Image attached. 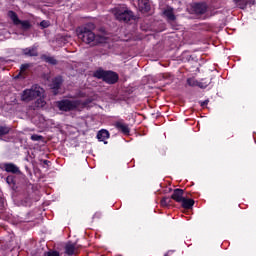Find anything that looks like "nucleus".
<instances>
[{
	"label": "nucleus",
	"instance_id": "1",
	"mask_svg": "<svg viewBox=\"0 0 256 256\" xmlns=\"http://www.w3.org/2000/svg\"><path fill=\"white\" fill-rule=\"evenodd\" d=\"M93 77H95V79H102L104 83L108 85H115V83L119 81V74L111 70H103V68L94 71Z\"/></svg>",
	"mask_w": 256,
	"mask_h": 256
},
{
	"label": "nucleus",
	"instance_id": "2",
	"mask_svg": "<svg viewBox=\"0 0 256 256\" xmlns=\"http://www.w3.org/2000/svg\"><path fill=\"white\" fill-rule=\"evenodd\" d=\"M95 29V24L90 23L87 26H84L82 28H79L77 30L78 38L83 41V43H86L87 45H90V43H94L95 41V32L93 31Z\"/></svg>",
	"mask_w": 256,
	"mask_h": 256
},
{
	"label": "nucleus",
	"instance_id": "3",
	"mask_svg": "<svg viewBox=\"0 0 256 256\" xmlns=\"http://www.w3.org/2000/svg\"><path fill=\"white\" fill-rule=\"evenodd\" d=\"M42 93H45V90L41 88L39 85H34L31 89H25L21 94V101L29 103V101H33V99H37V97H41Z\"/></svg>",
	"mask_w": 256,
	"mask_h": 256
},
{
	"label": "nucleus",
	"instance_id": "4",
	"mask_svg": "<svg viewBox=\"0 0 256 256\" xmlns=\"http://www.w3.org/2000/svg\"><path fill=\"white\" fill-rule=\"evenodd\" d=\"M113 15L116 17L117 21H123L124 23H129V21L135 20V15L133 11L124 8H114L112 10Z\"/></svg>",
	"mask_w": 256,
	"mask_h": 256
},
{
	"label": "nucleus",
	"instance_id": "5",
	"mask_svg": "<svg viewBox=\"0 0 256 256\" xmlns=\"http://www.w3.org/2000/svg\"><path fill=\"white\" fill-rule=\"evenodd\" d=\"M57 107L59 111H65V113H67L69 111H75L79 109V107H81V101L64 99L57 102Z\"/></svg>",
	"mask_w": 256,
	"mask_h": 256
},
{
	"label": "nucleus",
	"instance_id": "6",
	"mask_svg": "<svg viewBox=\"0 0 256 256\" xmlns=\"http://www.w3.org/2000/svg\"><path fill=\"white\" fill-rule=\"evenodd\" d=\"M192 12L195 15H205L207 13V3L204 2H195L191 4Z\"/></svg>",
	"mask_w": 256,
	"mask_h": 256
},
{
	"label": "nucleus",
	"instance_id": "7",
	"mask_svg": "<svg viewBox=\"0 0 256 256\" xmlns=\"http://www.w3.org/2000/svg\"><path fill=\"white\" fill-rule=\"evenodd\" d=\"M61 85H63V77L62 76H56L52 83L50 84V89L53 90L54 95H59V90L61 89Z\"/></svg>",
	"mask_w": 256,
	"mask_h": 256
},
{
	"label": "nucleus",
	"instance_id": "8",
	"mask_svg": "<svg viewBox=\"0 0 256 256\" xmlns=\"http://www.w3.org/2000/svg\"><path fill=\"white\" fill-rule=\"evenodd\" d=\"M185 191L183 189H174L173 193L170 197L172 201H176V203H181L183 199L185 198L184 195Z\"/></svg>",
	"mask_w": 256,
	"mask_h": 256
},
{
	"label": "nucleus",
	"instance_id": "9",
	"mask_svg": "<svg viewBox=\"0 0 256 256\" xmlns=\"http://www.w3.org/2000/svg\"><path fill=\"white\" fill-rule=\"evenodd\" d=\"M4 171H6V173H12L13 175H21V170L13 163H5Z\"/></svg>",
	"mask_w": 256,
	"mask_h": 256
},
{
	"label": "nucleus",
	"instance_id": "10",
	"mask_svg": "<svg viewBox=\"0 0 256 256\" xmlns=\"http://www.w3.org/2000/svg\"><path fill=\"white\" fill-rule=\"evenodd\" d=\"M138 7L142 13H149V11H151L149 0H139Z\"/></svg>",
	"mask_w": 256,
	"mask_h": 256
},
{
	"label": "nucleus",
	"instance_id": "11",
	"mask_svg": "<svg viewBox=\"0 0 256 256\" xmlns=\"http://www.w3.org/2000/svg\"><path fill=\"white\" fill-rule=\"evenodd\" d=\"M65 254L69 256H73L77 253V245L73 244V242H68L65 247Z\"/></svg>",
	"mask_w": 256,
	"mask_h": 256
},
{
	"label": "nucleus",
	"instance_id": "12",
	"mask_svg": "<svg viewBox=\"0 0 256 256\" xmlns=\"http://www.w3.org/2000/svg\"><path fill=\"white\" fill-rule=\"evenodd\" d=\"M187 83L190 87H200V89H205L207 88V85L209 82L207 83H200L199 81L193 79V78H188L187 79Z\"/></svg>",
	"mask_w": 256,
	"mask_h": 256
},
{
	"label": "nucleus",
	"instance_id": "13",
	"mask_svg": "<svg viewBox=\"0 0 256 256\" xmlns=\"http://www.w3.org/2000/svg\"><path fill=\"white\" fill-rule=\"evenodd\" d=\"M239 9H247V5H255V0H234Z\"/></svg>",
	"mask_w": 256,
	"mask_h": 256
},
{
	"label": "nucleus",
	"instance_id": "14",
	"mask_svg": "<svg viewBox=\"0 0 256 256\" xmlns=\"http://www.w3.org/2000/svg\"><path fill=\"white\" fill-rule=\"evenodd\" d=\"M115 127H116V129H118V131H121V133H123L124 135H129V133L131 131L129 129V125L124 124L122 122H116Z\"/></svg>",
	"mask_w": 256,
	"mask_h": 256
},
{
	"label": "nucleus",
	"instance_id": "15",
	"mask_svg": "<svg viewBox=\"0 0 256 256\" xmlns=\"http://www.w3.org/2000/svg\"><path fill=\"white\" fill-rule=\"evenodd\" d=\"M23 55L26 57H39V52H37V48H25L23 49Z\"/></svg>",
	"mask_w": 256,
	"mask_h": 256
},
{
	"label": "nucleus",
	"instance_id": "16",
	"mask_svg": "<svg viewBox=\"0 0 256 256\" xmlns=\"http://www.w3.org/2000/svg\"><path fill=\"white\" fill-rule=\"evenodd\" d=\"M109 131L102 129L100 131H98L97 133V139L98 141H103L105 145H107V141H105V139H109Z\"/></svg>",
	"mask_w": 256,
	"mask_h": 256
},
{
	"label": "nucleus",
	"instance_id": "17",
	"mask_svg": "<svg viewBox=\"0 0 256 256\" xmlns=\"http://www.w3.org/2000/svg\"><path fill=\"white\" fill-rule=\"evenodd\" d=\"M45 105H47V102L45 101V99L39 98L34 102L31 108L33 109V111H37V109H43Z\"/></svg>",
	"mask_w": 256,
	"mask_h": 256
},
{
	"label": "nucleus",
	"instance_id": "18",
	"mask_svg": "<svg viewBox=\"0 0 256 256\" xmlns=\"http://www.w3.org/2000/svg\"><path fill=\"white\" fill-rule=\"evenodd\" d=\"M180 203H182L183 209H192L193 205H195V200L184 197Z\"/></svg>",
	"mask_w": 256,
	"mask_h": 256
},
{
	"label": "nucleus",
	"instance_id": "19",
	"mask_svg": "<svg viewBox=\"0 0 256 256\" xmlns=\"http://www.w3.org/2000/svg\"><path fill=\"white\" fill-rule=\"evenodd\" d=\"M163 15L168 19V21H175L177 19L175 13H173V8L164 10Z\"/></svg>",
	"mask_w": 256,
	"mask_h": 256
},
{
	"label": "nucleus",
	"instance_id": "20",
	"mask_svg": "<svg viewBox=\"0 0 256 256\" xmlns=\"http://www.w3.org/2000/svg\"><path fill=\"white\" fill-rule=\"evenodd\" d=\"M8 17L11 19L14 25H19V23H21L19 16L13 10L8 11Z\"/></svg>",
	"mask_w": 256,
	"mask_h": 256
},
{
	"label": "nucleus",
	"instance_id": "21",
	"mask_svg": "<svg viewBox=\"0 0 256 256\" xmlns=\"http://www.w3.org/2000/svg\"><path fill=\"white\" fill-rule=\"evenodd\" d=\"M19 25L22 31H29V29L33 27V25H31V22L29 20H20Z\"/></svg>",
	"mask_w": 256,
	"mask_h": 256
},
{
	"label": "nucleus",
	"instance_id": "22",
	"mask_svg": "<svg viewBox=\"0 0 256 256\" xmlns=\"http://www.w3.org/2000/svg\"><path fill=\"white\" fill-rule=\"evenodd\" d=\"M107 43V37L101 35H95V39L92 45H101Z\"/></svg>",
	"mask_w": 256,
	"mask_h": 256
},
{
	"label": "nucleus",
	"instance_id": "23",
	"mask_svg": "<svg viewBox=\"0 0 256 256\" xmlns=\"http://www.w3.org/2000/svg\"><path fill=\"white\" fill-rule=\"evenodd\" d=\"M6 183H8L10 187H12L13 191H17L15 176L9 175L8 177H6Z\"/></svg>",
	"mask_w": 256,
	"mask_h": 256
},
{
	"label": "nucleus",
	"instance_id": "24",
	"mask_svg": "<svg viewBox=\"0 0 256 256\" xmlns=\"http://www.w3.org/2000/svg\"><path fill=\"white\" fill-rule=\"evenodd\" d=\"M42 59H44V61L46 63H49L50 65H57V59H55L54 57L44 55L42 56Z\"/></svg>",
	"mask_w": 256,
	"mask_h": 256
},
{
	"label": "nucleus",
	"instance_id": "25",
	"mask_svg": "<svg viewBox=\"0 0 256 256\" xmlns=\"http://www.w3.org/2000/svg\"><path fill=\"white\" fill-rule=\"evenodd\" d=\"M11 131V128L7 127V126H0V139L4 136V135H9V132Z\"/></svg>",
	"mask_w": 256,
	"mask_h": 256
},
{
	"label": "nucleus",
	"instance_id": "26",
	"mask_svg": "<svg viewBox=\"0 0 256 256\" xmlns=\"http://www.w3.org/2000/svg\"><path fill=\"white\" fill-rule=\"evenodd\" d=\"M171 197L169 198V197H164V198H162V200H161V205L163 206V207H167L168 205H171Z\"/></svg>",
	"mask_w": 256,
	"mask_h": 256
},
{
	"label": "nucleus",
	"instance_id": "27",
	"mask_svg": "<svg viewBox=\"0 0 256 256\" xmlns=\"http://www.w3.org/2000/svg\"><path fill=\"white\" fill-rule=\"evenodd\" d=\"M45 256H61V254H59V251L57 250H49L48 252L44 253Z\"/></svg>",
	"mask_w": 256,
	"mask_h": 256
},
{
	"label": "nucleus",
	"instance_id": "28",
	"mask_svg": "<svg viewBox=\"0 0 256 256\" xmlns=\"http://www.w3.org/2000/svg\"><path fill=\"white\" fill-rule=\"evenodd\" d=\"M31 140H32V141H43V136L37 135V134H33V135L31 136Z\"/></svg>",
	"mask_w": 256,
	"mask_h": 256
},
{
	"label": "nucleus",
	"instance_id": "29",
	"mask_svg": "<svg viewBox=\"0 0 256 256\" xmlns=\"http://www.w3.org/2000/svg\"><path fill=\"white\" fill-rule=\"evenodd\" d=\"M30 67H31L30 64H22V65L20 66V71H21V73H25V71L28 70Z\"/></svg>",
	"mask_w": 256,
	"mask_h": 256
},
{
	"label": "nucleus",
	"instance_id": "30",
	"mask_svg": "<svg viewBox=\"0 0 256 256\" xmlns=\"http://www.w3.org/2000/svg\"><path fill=\"white\" fill-rule=\"evenodd\" d=\"M40 27H42L43 29H47V27H49V21H47V20L41 21Z\"/></svg>",
	"mask_w": 256,
	"mask_h": 256
},
{
	"label": "nucleus",
	"instance_id": "31",
	"mask_svg": "<svg viewBox=\"0 0 256 256\" xmlns=\"http://www.w3.org/2000/svg\"><path fill=\"white\" fill-rule=\"evenodd\" d=\"M92 101H93L92 99H87L83 103H81V105H83V107H87L89 103H91Z\"/></svg>",
	"mask_w": 256,
	"mask_h": 256
},
{
	"label": "nucleus",
	"instance_id": "32",
	"mask_svg": "<svg viewBox=\"0 0 256 256\" xmlns=\"http://www.w3.org/2000/svg\"><path fill=\"white\" fill-rule=\"evenodd\" d=\"M199 83H208L207 87H209V85H211V79H208V80L202 79Z\"/></svg>",
	"mask_w": 256,
	"mask_h": 256
},
{
	"label": "nucleus",
	"instance_id": "33",
	"mask_svg": "<svg viewBox=\"0 0 256 256\" xmlns=\"http://www.w3.org/2000/svg\"><path fill=\"white\" fill-rule=\"evenodd\" d=\"M200 105H201V107H205V105H209V99H207L203 102H200Z\"/></svg>",
	"mask_w": 256,
	"mask_h": 256
},
{
	"label": "nucleus",
	"instance_id": "34",
	"mask_svg": "<svg viewBox=\"0 0 256 256\" xmlns=\"http://www.w3.org/2000/svg\"><path fill=\"white\" fill-rule=\"evenodd\" d=\"M41 163H43V165H49V163H51L49 160H40Z\"/></svg>",
	"mask_w": 256,
	"mask_h": 256
},
{
	"label": "nucleus",
	"instance_id": "35",
	"mask_svg": "<svg viewBox=\"0 0 256 256\" xmlns=\"http://www.w3.org/2000/svg\"><path fill=\"white\" fill-rule=\"evenodd\" d=\"M19 77H21V73H19V74L15 77V79H19Z\"/></svg>",
	"mask_w": 256,
	"mask_h": 256
}]
</instances>
